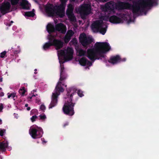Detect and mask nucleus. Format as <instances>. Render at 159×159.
Returning a JSON list of instances; mask_svg holds the SVG:
<instances>
[{
  "instance_id": "1",
  "label": "nucleus",
  "mask_w": 159,
  "mask_h": 159,
  "mask_svg": "<svg viewBox=\"0 0 159 159\" xmlns=\"http://www.w3.org/2000/svg\"><path fill=\"white\" fill-rule=\"evenodd\" d=\"M154 0H139L137 2H134L132 6L127 3L119 2L117 7L116 3L113 2H109L104 6L101 7V9L104 11L107 14H113L115 12L116 9H123L129 8L132 10L133 13H136L141 11L145 8L152 5Z\"/></svg>"
},
{
  "instance_id": "2",
  "label": "nucleus",
  "mask_w": 159,
  "mask_h": 159,
  "mask_svg": "<svg viewBox=\"0 0 159 159\" xmlns=\"http://www.w3.org/2000/svg\"><path fill=\"white\" fill-rule=\"evenodd\" d=\"M110 49L109 45L107 42H97L93 48L87 50V56L92 60L99 59L103 57V53Z\"/></svg>"
},
{
  "instance_id": "3",
  "label": "nucleus",
  "mask_w": 159,
  "mask_h": 159,
  "mask_svg": "<svg viewBox=\"0 0 159 159\" xmlns=\"http://www.w3.org/2000/svg\"><path fill=\"white\" fill-rule=\"evenodd\" d=\"M61 4L59 6L56 5L54 7L52 4H47L45 7V11L50 16H57L60 17L65 15V4L67 0H60Z\"/></svg>"
},
{
  "instance_id": "4",
  "label": "nucleus",
  "mask_w": 159,
  "mask_h": 159,
  "mask_svg": "<svg viewBox=\"0 0 159 159\" xmlns=\"http://www.w3.org/2000/svg\"><path fill=\"white\" fill-rule=\"evenodd\" d=\"M76 90L75 89L71 88L68 91V93L69 94H67V95L68 97H69L70 99L69 98L66 102L63 107V112L67 115L72 116L74 113V107L75 104L72 102L71 98L73 95H76V94H74V93L76 92Z\"/></svg>"
},
{
  "instance_id": "5",
  "label": "nucleus",
  "mask_w": 159,
  "mask_h": 159,
  "mask_svg": "<svg viewBox=\"0 0 159 159\" xmlns=\"http://www.w3.org/2000/svg\"><path fill=\"white\" fill-rule=\"evenodd\" d=\"M106 28V25L103 23L102 20H97L91 25V28L93 32H97L99 31L102 34L105 33Z\"/></svg>"
},
{
  "instance_id": "6",
  "label": "nucleus",
  "mask_w": 159,
  "mask_h": 159,
  "mask_svg": "<svg viewBox=\"0 0 159 159\" xmlns=\"http://www.w3.org/2000/svg\"><path fill=\"white\" fill-rule=\"evenodd\" d=\"M29 133L33 138H39L42 137L43 131L40 127L36 125H33L31 127L29 130Z\"/></svg>"
},
{
  "instance_id": "7",
  "label": "nucleus",
  "mask_w": 159,
  "mask_h": 159,
  "mask_svg": "<svg viewBox=\"0 0 159 159\" xmlns=\"http://www.w3.org/2000/svg\"><path fill=\"white\" fill-rule=\"evenodd\" d=\"M66 77L65 76L62 75V72H61L60 78L59 81L57 83V85L55 88L54 91L53 93H56L57 94H60L61 92H63L64 91L63 86L65 85L62 82V81L66 79Z\"/></svg>"
},
{
  "instance_id": "8",
  "label": "nucleus",
  "mask_w": 159,
  "mask_h": 159,
  "mask_svg": "<svg viewBox=\"0 0 159 159\" xmlns=\"http://www.w3.org/2000/svg\"><path fill=\"white\" fill-rule=\"evenodd\" d=\"M73 53V49L70 47L67 48L64 51L61 50L58 51V54L64 56V58L67 61L72 59Z\"/></svg>"
},
{
  "instance_id": "9",
  "label": "nucleus",
  "mask_w": 159,
  "mask_h": 159,
  "mask_svg": "<svg viewBox=\"0 0 159 159\" xmlns=\"http://www.w3.org/2000/svg\"><path fill=\"white\" fill-rule=\"evenodd\" d=\"M68 9L66 11V14L71 21L72 24L74 25L75 27H76L77 26V22L75 18L73 13V5L71 4H69L68 5Z\"/></svg>"
},
{
  "instance_id": "10",
  "label": "nucleus",
  "mask_w": 159,
  "mask_h": 159,
  "mask_svg": "<svg viewBox=\"0 0 159 159\" xmlns=\"http://www.w3.org/2000/svg\"><path fill=\"white\" fill-rule=\"evenodd\" d=\"M90 5L89 4H84L81 6L79 12L81 14L87 15L90 13ZM77 11L78 12V11Z\"/></svg>"
},
{
  "instance_id": "11",
  "label": "nucleus",
  "mask_w": 159,
  "mask_h": 159,
  "mask_svg": "<svg viewBox=\"0 0 159 159\" xmlns=\"http://www.w3.org/2000/svg\"><path fill=\"white\" fill-rule=\"evenodd\" d=\"M101 19L106 21L109 20L113 23H119L123 22L120 18H118L116 16H112L110 18L109 17V16H103L102 17Z\"/></svg>"
},
{
  "instance_id": "12",
  "label": "nucleus",
  "mask_w": 159,
  "mask_h": 159,
  "mask_svg": "<svg viewBox=\"0 0 159 159\" xmlns=\"http://www.w3.org/2000/svg\"><path fill=\"white\" fill-rule=\"evenodd\" d=\"M79 39L82 45L84 46L88 45L91 42V40L89 38H87L84 33L80 35Z\"/></svg>"
},
{
  "instance_id": "13",
  "label": "nucleus",
  "mask_w": 159,
  "mask_h": 159,
  "mask_svg": "<svg viewBox=\"0 0 159 159\" xmlns=\"http://www.w3.org/2000/svg\"><path fill=\"white\" fill-rule=\"evenodd\" d=\"M11 6L10 4L8 2H5L1 6H0V11L2 13L4 14L9 11Z\"/></svg>"
},
{
  "instance_id": "14",
  "label": "nucleus",
  "mask_w": 159,
  "mask_h": 159,
  "mask_svg": "<svg viewBox=\"0 0 159 159\" xmlns=\"http://www.w3.org/2000/svg\"><path fill=\"white\" fill-rule=\"evenodd\" d=\"M59 95V94H57L56 93H52L51 101L49 105V108H52L57 105L58 101L57 98Z\"/></svg>"
},
{
  "instance_id": "15",
  "label": "nucleus",
  "mask_w": 159,
  "mask_h": 159,
  "mask_svg": "<svg viewBox=\"0 0 159 159\" xmlns=\"http://www.w3.org/2000/svg\"><path fill=\"white\" fill-rule=\"evenodd\" d=\"M125 58L121 59L119 56H116L111 57L109 60V62L115 64L121 61H125Z\"/></svg>"
},
{
  "instance_id": "16",
  "label": "nucleus",
  "mask_w": 159,
  "mask_h": 159,
  "mask_svg": "<svg viewBox=\"0 0 159 159\" xmlns=\"http://www.w3.org/2000/svg\"><path fill=\"white\" fill-rule=\"evenodd\" d=\"M51 42L52 45L54 46L57 49H60L63 47V43L60 40L54 39Z\"/></svg>"
},
{
  "instance_id": "17",
  "label": "nucleus",
  "mask_w": 159,
  "mask_h": 159,
  "mask_svg": "<svg viewBox=\"0 0 159 159\" xmlns=\"http://www.w3.org/2000/svg\"><path fill=\"white\" fill-rule=\"evenodd\" d=\"M55 30L60 31L62 33H65L66 31V26L61 23L56 25L55 26Z\"/></svg>"
},
{
  "instance_id": "18",
  "label": "nucleus",
  "mask_w": 159,
  "mask_h": 159,
  "mask_svg": "<svg viewBox=\"0 0 159 159\" xmlns=\"http://www.w3.org/2000/svg\"><path fill=\"white\" fill-rule=\"evenodd\" d=\"M74 34V32L72 30H69L64 37V40L65 42V43H68L71 37Z\"/></svg>"
},
{
  "instance_id": "19",
  "label": "nucleus",
  "mask_w": 159,
  "mask_h": 159,
  "mask_svg": "<svg viewBox=\"0 0 159 159\" xmlns=\"http://www.w3.org/2000/svg\"><path fill=\"white\" fill-rule=\"evenodd\" d=\"M20 5L21 8L24 9H28L30 7V5L25 0H22L20 2Z\"/></svg>"
},
{
  "instance_id": "20",
  "label": "nucleus",
  "mask_w": 159,
  "mask_h": 159,
  "mask_svg": "<svg viewBox=\"0 0 159 159\" xmlns=\"http://www.w3.org/2000/svg\"><path fill=\"white\" fill-rule=\"evenodd\" d=\"M79 63L82 66H85L88 65L89 66L92 65V63L87 61L84 58H82L79 61Z\"/></svg>"
},
{
  "instance_id": "21",
  "label": "nucleus",
  "mask_w": 159,
  "mask_h": 159,
  "mask_svg": "<svg viewBox=\"0 0 159 159\" xmlns=\"http://www.w3.org/2000/svg\"><path fill=\"white\" fill-rule=\"evenodd\" d=\"M8 146V143L6 141L0 142V150L4 151Z\"/></svg>"
},
{
  "instance_id": "22",
  "label": "nucleus",
  "mask_w": 159,
  "mask_h": 159,
  "mask_svg": "<svg viewBox=\"0 0 159 159\" xmlns=\"http://www.w3.org/2000/svg\"><path fill=\"white\" fill-rule=\"evenodd\" d=\"M47 29L49 33L54 31L55 30L53 26L51 24H48L47 26Z\"/></svg>"
},
{
  "instance_id": "23",
  "label": "nucleus",
  "mask_w": 159,
  "mask_h": 159,
  "mask_svg": "<svg viewBox=\"0 0 159 159\" xmlns=\"http://www.w3.org/2000/svg\"><path fill=\"white\" fill-rule=\"evenodd\" d=\"M26 92V90L24 87H22L19 90V93L22 96L24 95L25 93Z\"/></svg>"
},
{
  "instance_id": "24",
  "label": "nucleus",
  "mask_w": 159,
  "mask_h": 159,
  "mask_svg": "<svg viewBox=\"0 0 159 159\" xmlns=\"http://www.w3.org/2000/svg\"><path fill=\"white\" fill-rule=\"evenodd\" d=\"M7 95L8 96L7 97L8 98L11 97L14 99V100H15L14 98L16 97V93H7Z\"/></svg>"
},
{
  "instance_id": "25",
  "label": "nucleus",
  "mask_w": 159,
  "mask_h": 159,
  "mask_svg": "<svg viewBox=\"0 0 159 159\" xmlns=\"http://www.w3.org/2000/svg\"><path fill=\"white\" fill-rule=\"evenodd\" d=\"M52 42L51 43H46L43 46V48L45 50H46L48 49L50 46H52Z\"/></svg>"
},
{
  "instance_id": "26",
  "label": "nucleus",
  "mask_w": 159,
  "mask_h": 159,
  "mask_svg": "<svg viewBox=\"0 0 159 159\" xmlns=\"http://www.w3.org/2000/svg\"><path fill=\"white\" fill-rule=\"evenodd\" d=\"M78 55L80 56L84 55L85 54V52L82 49H80L77 51Z\"/></svg>"
},
{
  "instance_id": "27",
  "label": "nucleus",
  "mask_w": 159,
  "mask_h": 159,
  "mask_svg": "<svg viewBox=\"0 0 159 159\" xmlns=\"http://www.w3.org/2000/svg\"><path fill=\"white\" fill-rule=\"evenodd\" d=\"M34 15V13L31 11L27 12L25 13V15L28 16H33Z\"/></svg>"
},
{
  "instance_id": "28",
  "label": "nucleus",
  "mask_w": 159,
  "mask_h": 159,
  "mask_svg": "<svg viewBox=\"0 0 159 159\" xmlns=\"http://www.w3.org/2000/svg\"><path fill=\"white\" fill-rule=\"evenodd\" d=\"M40 119L41 120H44L46 118V115L44 114H42L39 116Z\"/></svg>"
},
{
  "instance_id": "29",
  "label": "nucleus",
  "mask_w": 159,
  "mask_h": 159,
  "mask_svg": "<svg viewBox=\"0 0 159 159\" xmlns=\"http://www.w3.org/2000/svg\"><path fill=\"white\" fill-rule=\"evenodd\" d=\"M6 130L5 129H0V135L2 136L5 133Z\"/></svg>"
},
{
  "instance_id": "30",
  "label": "nucleus",
  "mask_w": 159,
  "mask_h": 159,
  "mask_svg": "<svg viewBox=\"0 0 159 159\" xmlns=\"http://www.w3.org/2000/svg\"><path fill=\"white\" fill-rule=\"evenodd\" d=\"M38 118V117L36 115L33 116L31 118V120L32 122H34Z\"/></svg>"
},
{
  "instance_id": "31",
  "label": "nucleus",
  "mask_w": 159,
  "mask_h": 159,
  "mask_svg": "<svg viewBox=\"0 0 159 159\" xmlns=\"http://www.w3.org/2000/svg\"><path fill=\"white\" fill-rule=\"evenodd\" d=\"M70 43H72L73 44L75 45L77 44V41L76 39H74L71 40V41L70 42Z\"/></svg>"
},
{
  "instance_id": "32",
  "label": "nucleus",
  "mask_w": 159,
  "mask_h": 159,
  "mask_svg": "<svg viewBox=\"0 0 159 159\" xmlns=\"http://www.w3.org/2000/svg\"><path fill=\"white\" fill-rule=\"evenodd\" d=\"M6 52L5 51H4V52L1 53V54H0V57L1 58L4 57L6 55Z\"/></svg>"
},
{
  "instance_id": "33",
  "label": "nucleus",
  "mask_w": 159,
  "mask_h": 159,
  "mask_svg": "<svg viewBox=\"0 0 159 159\" xmlns=\"http://www.w3.org/2000/svg\"><path fill=\"white\" fill-rule=\"evenodd\" d=\"M78 94L79 96L80 97H82L83 96L82 92L80 90H78Z\"/></svg>"
},
{
  "instance_id": "34",
  "label": "nucleus",
  "mask_w": 159,
  "mask_h": 159,
  "mask_svg": "<svg viewBox=\"0 0 159 159\" xmlns=\"http://www.w3.org/2000/svg\"><path fill=\"white\" fill-rule=\"evenodd\" d=\"M40 108L42 110H44L45 109V107L43 105H42L40 107Z\"/></svg>"
},
{
  "instance_id": "35",
  "label": "nucleus",
  "mask_w": 159,
  "mask_h": 159,
  "mask_svg": "<svg viewBox=\"0 0 159 159\" xmlns=\"http://www.w3.org/2000/svg\"><path fill=\"white\" fill-rule=\"evenodd\" d=\"M54 38V37L53 36H52L50 35L48 36V39L52 41V39Z\"/></svg>"
},
{
  "instance_id": "36",
  "label": "nucleus",
  "mask_w": 159,
  "mask_h": 159,
  "mask_svg": "<svg viewBox=\"0 0 159 159\" xmlns=\"http://www.w3.org/2000/svg\"><path fill=\"white\" fill-rule=\"evenodd\" d=\"M3 108V104L2 103L0 104V112L2 111Z\"/></svg>"
},
{
  "instance_id": "37",
  "label": "nucleus",
  "mask_w": 159,
  "mask_h": 159,
  "mask_svg": "<svg viewBox=\"0 0 159 159\" xmlns=\"http://www.w3.org/2000/svg\"><path fill=\"white\" fill-rule=\"evenodd\" d=\"M98 1L102 2H105L107 1V0H97Z\"/></svg>"
},
{
  "instance_id": "38",
  "label": "nucleus",
  "mask_w": 159,
  "mask_h": 159,
  "mask_svg": "<svg viewBox=\"0 0 159 159\" xmlns=\"http://www.w3.org/2000/svg\"><path fill=\"white\" fill-rule=\"evenodd\" d=\"M68 125V123L67 122L66 123H65L64 125V126L65 127L66 125Z\"/></svg>"
},
{
  "instance_id": "39",
  "label": "nucleus",
  "mask_w": 159,
  "mask_h": 159,
  "mask_svg": "<svg viewBox=\"0 0 159 159\" xmlns=\"http://www.w3.org/2000/svg\"><path fill=\"white\" fill-rule=\"evenodd\" d=\"M30 107H28L27 108V110H28V111H29L30 110Z\"/></svg>"
},
{
  "instance_id": "40",
  "label": "nucleus",
  "mask_w": 159,
  "mask_h": 159,
  "mask_svg": "<svg viewBox=\"0 0 159 159\" xmlns=\"http://www.w3.org/2000/svg\"><path fill=\"white\" fill-rule=\"evenodd\" d=\"M2 124V120L0 119V125Z\"/></svg>"
},
{
  "instance_id": "41",
  "label": "nucleus",
  "mask_w": 159,
  "mask_h": 159,
  "mask_svg": "<svg viewBox=\"0 0 159 159\" xmlns=\"http://www.w3.org/2000/svg\"><path fill=\"white\" fill-rule=\"evenodd\" d=\"M1 96H2L4 95V94L3 93H2V94H0Z\"/></svg>"
},
{
  "instance_id": "42",
  "label": "nucleus",
  "mask_w": 159,
  "mask_h": 159,
  "mask_svg": "<svg viewBox=\"0 0 159 159\" xmlns=\"http://www.w3.org/2000/svg\"><path fill=\"white\" fill-rule=\"evenodd\" d=\"M28 106V105L27 104H25V107H27Z\"/></svg>"
},
{
  "instance_id": "43",
  "label": "nucleus",
  "mask_w": 159,
  "mask_h": 159,
  "mask_svg": "<svg viewBox=\"0 0 159 159\" xmlns=\"http://www.w3.org/2000/svg\"><path fill=\"white\" fill-rule=\"evenodd\" d=\"M0 80H1V82H2V78H1Z\"/></svg>"
},
{
  "instance_id": "44",
  "label": "nucleus",
  "mask_w": 159,
  "mask_h": 159,
  "mask_svg": "<svg viewBox=\"0 0 159 159\" xmlns=\"http://www.w3.org/2000/svg\"><path fill=\"white\" fill-rule=\"evenodd\" d=\"M79 23H80H80H81V21H80L79 20Z\"/></svg>"
},
{
  "instance_id": "45",
  "label": "nucleus",
  "mask_w": 159,
  "mask_h": 159,
  "mask_svg": "<svg viewBox=\"0 0 159 159\" xmlns=\"http://www.w3.org/2000/svg\"><path fill=\"white\" fill-rule=\"evenodd\" d=\"M11 22L12 23L13 22L12 21H11Z\"/></svg>"
},
{
  "instance_id": "46",
  "label": "nucleus",
  "mask_w": 159,
  "mask_h": 159,
  "mask_svg": "<svg viewBox=\"0 0 159 159\" xmlns=\"http://www.w3.org/2000/svg\"><path fill=\"white\" fill-rule=\"evenodd\" d=\"M35 71H36V70H36V69H35Z\"/></svg>"
},
{
  "instance_id": "47",
  "label": "nucleus",
  "mask_w": 159,
  "mask_h": 159,
  "mask_svg": "<svg viewBox=\"0 0 159 159\" xmlns=\"http://www.w3.org/2000/svg\"><path fill=\"white\" fill-rule=\"evenodd\" d=\"M65 86L66 87V85H65Z\"/></svg>"
},
{
  "instance_id": "48",
  "label": "nucleus",
  "mask_w": 159,
  "mask_h": 159,
  "mask_svg": "<svg viewBox=\"0 0 159 159\" xmlns=\"http://www.w3.org/2000/svg\"><path fill=\"white\" fill-rule=\"evenodd\" d=\"M34 73H35V74H36V72H35Z\"/></svg>"
}]
</instances>
